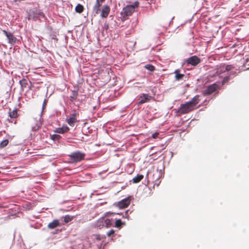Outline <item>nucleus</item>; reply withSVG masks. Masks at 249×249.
<instances>
[{"mask_svg":"<svg viewBox=\"0 0 249 249\" xmlns=\"http://www.w3.org/2000/svg\"><path fill=\"white\" fill-rule=\"evenodd\" d=\"M200 101V96L199 95H196L190 101L181 104L176 111L177 114L178 116H181L191 112L197 108L196 106Z\"/></svg>","mask_w":249,"mask_h":249,"instance_id":"f257e3e1","label":"nucleus"},{"mask_svg":"<svg viewBox=\"0 0 249 249\" xmlns=\"http://www.w3.org/2000/svg\"><path fill=\"white\" fill-rule=\"evenodd\" d=\"M139 2L135 1L133 4L129 5L123 8L124 18L131 16L134 12V9L136 7L139 6Z\"/></svg>","mask_w":249,"mask_h":249,"instance_id":"f03ea898","label":"nucleus"},{"mask_svg":"<svg viewBox=\"0 0 249 249\" xmlns=\"http://www.w3.org/2000/svg\"><path fill=\"white\" fill-rule=\"evenodd\" d=\"M85 156V153L79 151L72 153L70 156L71 160L75 162H79L83 160Z\"/></svg>","mask_w":249,"mask_h":249,"instance_id":"7ed1b4c3","label":"nucleus"},{"mask_svg":"<svg viewBox=\"0 0 249 249\" xmlns=\"http://www.w3.org/2000/svg\"><path fill=\"white\" fill-rule=\"evenodd\" d=\"M186 62L188 65L196 66L200 63L201 59L198 56L194 55L188 58Z\"/></svg>","mask_w":249,"mask_h":249,"instance_id":"20e7f679","label":"nucleus"},{"mask_svg":"<svg viewBox=\"0 0 249 249\" xmlns=\"http://www.w3.org/2000/svg\"><path fill=\"white\" fill-rule=\"evenodd\" d=\"M130 204V197L125 198L116 204V206L120 209L127 208Z\"/></svg>","mask_w":249,"mask_h":249,"instance_id":"39448f33","label":"nucleus"},{"mask_svg":"<svg viewBox=\"0 0 249 249\" xmlns=\"http://www.w3.org/2000/svg\"><path fill=\"white\" fill-rule=\"evenodd\" d=\"M3 34L6 36L8 39V43L14 45L16 43L17 38L13 35L12 33L8 32L5 30H2Z\"/></svg>","mask_w":249,"mask_h":249,"instance_id":"423d86ee","label":"nucleus"},{"mask_svg":"<svg viewBox=\"0 0 249 249\" xmlns=\"http://www.w3.org/2000/svg\"><path fill=\"white\" fill-rule=\"evenodd\" d=\"M217 87V85L215 84L209 86L205 90H204V95L206 96L211 94L216 90Z\"/></svg>","mask_w":249,"mask_h":249,"instance_id":"0eeeda50","label":"nucleus"},{"mask_svg":"<svg viewBox=\"0 0 249 249\" xmlns=\"http://www.w3.org/2000/svg\"><path fill=\"white\" fill-rule=\"evenodd\" d=\"M110 11V7L107 5H104L103 6L100 16L103 18H106L107 17Z\"/></svg>","mask_w":249,"mask_h":249,"instance_id":"6e6552de","label":"nucleus"},{"mask_svg":"<svg viewBox=\"0 0 249 249\" xmlns=\"http://www.w3.org/2000/svg\"><path fill=\"white\" fill-rule=\"evenodd\" d=\"M33 17H32V15L31 14L29 15V19L35 20L36 19L39 18H43L44 17V15L43 13L38 11L36 10V11L33 12Z\"/></svg>","mask_w":249,"mask_h":249,"instance_id":"1a4fd4ad","label":"nucleus"},{"mask_svg":"<svg viewBox=\"0 0 249 249\" xmlns=\"http://www.w3.org/2000/svg\"><path fill=\"white\" fill-rule=\"evenodd\" d=\"M151 98V96H149L147 94H143L142 96L140 97L139 101L138 103V105L144 104L149 101Z\"/></svg>","mask_w":249,"mask_h":249,"instance_id":"9d476101","label":"nucleus"},{"mask_svg":"<svg viewBox=\"0 0 249 249\" xmlns=\"http://www.w3.org/2000/svg\"><path fill=\"white\" fill-rule=\"evenodd\" d=\"M70 128L67 125H63L62 127H58L56 128L54 131L57 133L63 134L68 132Z\"/></svg>","mask_w":249,"mask_h":249,"instance_id":"9b49d317","label":"nucleus"},{"mask_svg":"<svg viewBox=\"0 0 249 249\" xmlns=\"http://www.w3.org/2000/svg\"><path fill=\"white\" fill-rule=\"evenodd\" d=\"M60 225L58 220L55 219L48 225V228L50 229H53Z\"/></svg>","mask_w":249,"mask_h":249,"instance_id":"f8f14e48","label":"nucleus"},{"mask_svg":"<svg viewBox=\"0 0 249 249\" xmlns=\"http://www.w3.org/2000/svg\"><path fill=\"white\" fill-rule=\"evenodd\" d=\"M102 3L97 1L96 0V3L93 7V10L95 14H98L100 11V7L102 5Z\"/></svg>","mask_w":249,"mask_h":249,"instance_id":"ddd939ff","label":"nucleus"},{"mask_svg":"<svg viewBox=\"0 0 249 249\" xmlns=\"http://www.w3.org/2000/svg\"><path fill=\"white\" fill-rule=\"evenodd\" d=\"M66 121L71 126H73L75 123L78 122L77 118L71 117L67 118Z\"/></svg>","mask_w":249,"mask_h":249,"instance_id":"4468645a","label":"nucleus"},{"mask_svg":"<svg viewBox=\"0 0 249 249\" xmlns=\"http://www.w3.org/2000/svg\"><path fill=\"white\" fill-rule=\"evenodd\" d=\"M9 116L11 119L17 118L18 116L17 109H15L12 111L10 110L9 111Z\"/></svg>","mask_w":249,"mask_h":249,"instance_id":"2eb2a0df","label":"nucleus"},{"mask_svg":"<svg viewBox=\"0 0 249 249\" xmlns=\"http://www.w3.org/2000/svg\"><path fill=\"white\" fill-rule=\"evenodd\" d=\"M179 71L178 70H176L175 71V73L176 74L175 78L177 80L182 79L184 76V74L179 73Z\"/></svg>","mask_w":249,"mask_h":249,"instance_id":"dca6fc26","label":"nucleus"},{"mask_svg":"<svg viewBox=\"0 0 249 249\" xmlns=\"http://www.w3.org/2000/svg\"><path fill=\"white\" fill-rule=\"evenodd\" d=\"M99 223H102L103 226H104V225L106 224V227L107 228L111 225L110 220L109 219H107L106 220L104 219H100Z\"/></svg>","mask_w":249,"mask_h":249,"instance_id":"f3484780","label":"nucleus"},{"mask_svg":"<svg viewBox=\"0 0 249 249\" xmlns=\"http://www.w3.org/2000/svg\"><path fill=\"white\" fill-rule=\"evenodd\" d=\"M143 178L142 175H138L133 178V183H137L139 182Z\"/></svg>","mask_w":249,"mask_h":249,"instance_id":"a211bd4d","label":"nucleus"},{"mask_svg":"<svg viewBox=\"0 0 249 249\" xmlns=\"http://www.w3.org/2000/svg\"><path fill=\"white\" fill-rule=\"evenodd\" d=\"M84 8L83 6L80 4H77L75 9V11L78 13H82L84 11Z\"/></svg>","mask_w":249,"mask_h":249,"instance_id":"6ab92c4d","label":"nucleus"},{"mask_svg":"<svg viewBox=\"0 0 249 249\" xmlns=\"http://www.w3.org/2000/svg\"><path fill=\"white\" fill-rule=\"evenodd\" d=\"M78 96V92L76 91H72L71 95L70 96V100L71 102L75 100Z\"/></svg>","mask_w":249,"mask_h":249,"instance_id":"aec40b11","label":"nucleus"},{"mask_svg":"<svg viewBox=\"0 0 249 249\" xmlns=\"http://www.w3.org/2000/svg\"><path fill=\"white\" fill-rule=\"evenodd\" d=\"M115 226L116 228H118L119 229H120L122 227V226L123 225H124L125 223L122 222L121 219H117L115 221Z\"/></svg>","mask_w":249,"mask_h":249,"instance_id":"412c9836","label":"nucleus"},{"mask_svg":"<svg viewBox=\"0 0 249 249\" xmlns=\"http://www.w3.org/2000/svg\"><path fill=\"white\" fill-rule=\"evenodd\" d=\"M19 83H20L21 87L22 88H26L27 85H28L27 81L25 79H23L20 80Z\"/></svg>","mask_w":249,"mask_h":249,"instance_id":"4be33fe9","label":"nucleus"},{"mask_svg":"<svg viewBox=\"0 0 249 249\" xmlns=\"http://www.w3.org/2000/svg\"><path fill=\"white\" fill-rule=\"evenodd\" d=\"M8 143H9V141L7 139H5V140L2 141L0 143V148H2L5 147V146H6L8 145Z\"/></svg>","mask_w":249,"mask_h":249,"instance_id":"5701e85b","label":"nucleus"},{"mask_svg":"<svg viewBox=\"0 0 249 249\" xmlns=\"http://www.w3.org/2000/svg\"><path fill=\"white\" fill-rule=\"evenodd\" d=\"M232 77L231 76V75H229L228 76H226L224 77L223 81L222 82V85H224L226 83L228 82L229 81L231 78Z\"/></svg>","mask_w":249,"mask_h":249,"instance_id":"b1692460","label":"nucleus"},{"mask_svg":"<svg viewBox=\"0 0 249 249\" xmlns=\"http://www.w3.org/2000/svg\"><path fill=\"white\" fill-rule=\"evenodd\" d=\"M145 68L147 70L153 71L155 70V67L152 65L148 64L144 66Z\"/></svg>","mask_w":249,"mask_h":249,"instance_id":"393cba45","label":"nucleus"},{"mask_svg":"<svg viewBox=\"0 0 249 249\" xmlns=\"http://www.w3.org/2000/svg\"><path fill=\"white\" fill-rule=\"evenodd\" d=\"M51 138L53 141H57L60 139L61 136L58 134H53L51 135Z\"/></svg>","mask_w":249,"mask_h":249,"instance_id":"a878e982","label":"nucleus"},{"mask_svg":"<svg viewBox=\"0 0 249 249\" xmlns=\"http://www.w3.org/2000/svg\"><path fill=\"white\" fill-rule=\"evenodd\" d=\"M72 218L67 215H65L64 217V221L65 223H68L70 221H71V220H72Z\"/></svg>","mask_w":249,"mask_h":249,"instance_id":"bb28decb","label":"nucleus"},{"mask_svg":"<svg viewBox=\"0 0 249 249\" xmlns=\"http://www.w3.org/2000/svg\"><path fill=\"white\" fill-rule=\"evenodd\" d=\"M234 67L232 65H228L225 67V71H230L234 69Z\"/></svg>","mask_w":249,"mask_h":249,"instance_id":"cd10ccee","label":"nucleus"},{"mask_svg":"<svg viewBox=\"0 0 249 249\" xmlns=\"http://www.w3.org/2000/svg\"><path fill=\"white\" fill-rule=\"evenodd\" d=\"M226 71H225V68H224V67H221L220 70L217 71V72L219 73V74H221V73H222L223 72H225Z\"/></svg>","mask_w":249,"mask_h":249,"instance_id":"c85d7f7f","label":"nucleus"},{"mask_svg":"<svg viewBox=\"0 0 249 249\" xmlns=\"http://www.w3.org/2000/svg\"><path fill=\"white\" fill-rule=\"evenodd\" d=\"M47 102H48V100L47 99H45L43 101V105H42V110H43L45 107H46V106L47 105Z\"/></svg>","mask_w":249,"mask_h":249,"instance_id":"c756f323","label":"nucleus"},{"mask_svg":"<svg viewBox=\"0 0 249 249\" xmlns=\"http://www.w3.org/2000/svg\"><path fill=\"white\" fill-rule=\"evenodd\" d=\"M78 116H79V113L74 111V112L71 115V117L76 118Z\"/></svg>","mask_w":249,"mask_h":249,"instance_id":"7c9ffc66","label":"nucleus"},{"mask_svg":"<svg viewBox=\"0 0 249 249\" xmlns=\"http://www.w3.org/2000/svg\"><path fill=\"white\" fill-rule=\"evenodd\" d=\"M41 124L40 123H39L36 126H33V129L34 130H36L37 129H38V128L41 126Z\"/></svg>","mask_w":249,"mask_h":249,"instance_id":"2f4dec72","label":"nucleus"},{"mask_svg":"<svg viewBox=\"0 0 249 249\" xmlns=\"http://www.w3.org/2000/svg\"><path fill=\"white\" fill-rule=\"evenodd\" d=\"M115 231L113 230H111L109 231L107 233V236L109 237L112 234L114 233Z\"/></svg>","mask_w":249,"mask_h":249,"instance_id":"473e14b6","label":"nucleus"},{"mask_svg":"<svg viewBox=\"0 0 249 249\" xmlns=\"http://www.w3.org/2000/svg\"><path fill=\"white\" fill-rule=\"evenodd\" d=\"M159 134L158 132H156V133H153V135H152L153 138L156 139L157 138H158V136Z\"/></svg>","mask_w":249,"mask_h":249,"instance_id":"72a5a7b5","label":"nucleus"},{"mask_svg":"<svg viewBox=\"0 0 249 249\" xmlns=\"http://www.w3.org/2000/svg\"><path fill=\"white\" fill-rule=\"evenodd\" d=\"M236 73H237V72H236V71H231L230 72V74H229V75H231V77L232 76H235V75H236Z\"/></svg>","mask_w":249,"mask_h":249,"instance_id":"f704fd0d","label":"nucleus"},{"mask_svg":"<svg viewBox=\"0 0 249 249\" xmlns=\"http://www.w3.org/2000/svg\"><path fill=\"white\" fill-rule=\"evenodd\" d=\"M99 221H100V220H99L97 222V227H100L101 226L103 227V226L102 225V223H99Z\"/></svg>","mask_w":249,"mask_h":249,"instance_id":"c9c22d12","label":"nucleus"},{"mask_svg":"<svg viewBox=\"0 0 249 249\" xmlns=\"http://www.w3.org/2000/svg\"><path fill=\"white\" fill-rule=\"evenodd\" d=\"M95 237H96V239H97L98 240H101V238H100V235H95Z\"/></svg>","mask_w":249,"mask_h":249,"instance_id":"e433bc0d","label":"nucleus"},{"mask_svg":"<svg viewBox=\"0 0 249 249\" xmlns=\"http://www.w3.org/2000/svg\"><path fill=\"white\" fill-rule=\"evenodd\" d=\"M96 0L102 4L105 1V0Z\"/></svg>","mask_w":249,"mask_h":249,"instance_id":"4c0bfd02","label":"nucleus"}]
</instances>
